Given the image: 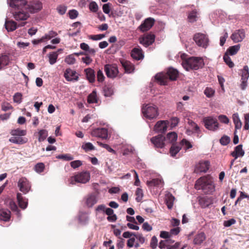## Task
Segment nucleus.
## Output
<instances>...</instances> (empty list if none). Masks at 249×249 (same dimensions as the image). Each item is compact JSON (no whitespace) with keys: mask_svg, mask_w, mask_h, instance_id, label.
<instances>
[{"mask_svg":"<svg viewBox=\"0 0 249 249\" xmlns=\"http://www.w3.org/2000/svg\"><path fill=\"white\" fill-rule=\"evenodd\" d=\"M7 1L10 7L17 9L13 14L16 20H25L29 17L25 0H7Z\"/></svg>","mask_w":249,"mask_h":249,"instance_id":"f257e3e1","label":"nucleus"},{"mask_svg":"<svg viewBox=\"0 0 249 249\" xmlns=\"http://www.w3.org/2000/svg\"><path fill=\"white\" fill-rule=\"evenodd\" d=\"M195 188L202 190L206 194H211L215 190V186L209 176L201 177L196 181Z\"/></svg>","mask_w":249,"mask_h":249,"instance_id":"f03ea898","label":"nucleus"},{"mask_svg":"<svg viewBox=\"0 0 249 249\" xmlns=\"http://www.w3.org/2000/svg\"><path fill=\"white\" fill-rule=\"evenodd\" d=\"M178 76V71L173 68H169L165 73H160L156 75L155 79L162 85H166L168 77L171 81H175Z\"/></svg>","mask_w":249,"mask_h":249,"instance_id":"7ed1b4c3","label":"nucleus"},{"mask_svg":"<svg viewBox=\"0 0 249 249\" xmlns=\"http://www.w3.org/2000/svg\"><path fill=\"white\" fill-rule=\"evenodd\" d=\"M182 65L187 71L192 69L198 70L203 67L204 62L201 58L191 57L183 61Z\"/></svg>","mask_w":249,"mask_h":249,"instance_id":"20e7f679","label":"nucleus"},{"mask_svg":"<svg viewBox=\"0 0 249 249\" xmlns=\"http://www.w3.org/2000/svg\"><path fill=\"white\" fill-rule=\"evenodd\" d=\"M90 178V175L89 172L83 171L79 172L74 176L71 177L69 179V182L72 185L76 183L85 184L89 182Z\"/></svg>","mask_w":249,"mask_h":249,"instance_id":"39448f33","label":"nucleus"},{"mask_svg":"<svg viewBox=\"0 0 249 249\" xmlns=\"http://www.w3.org/2000/svg\"><path fill=\"white\" fill-rule=\"evenodd\" d=\"M144 116L149 119L156 118L158 115V108L156 106L147 105L142 108Z\"/></svg>","mask_w":249,"mask_h":249,"instance_id":"423d86ee","label":"nucleus"},{"mask_svg":"<svg viewBox=\"0 0 249 249\" xmlns=\"http://www.w3.org/2000/svg\"><path fill=\"white\" fill-rule=\"evenodd\" d=\"M203 123L205 128L209 130L215 131L219 128V123L215 118L211 116L205 117Z\"/></svg>","mask_w":249,"mask_h":249,"instance_id":"0eeeda50","label":"nucleus"},{"mask_svg":"<svg viewBox=\"0 0 249 249\" xmlns=\"http://www.w3.org/2000/svg\"><path fill=\"white\" fill-rule=\"evenodd\" d=\"M196 43L200 47L206 48L209 43V39L206 35L200 33L196 34L193 37Z\"/></svg>","mask_w":249,"mask_h":249,"instance_id":"6e6552de","label":"nucleus"},{"mask_svg":"<svg viewBox=\"0 0 249 249\" xmlns=\"http://www.w3.org/2000/svg\"><path fill=\"white\" fill-rule=\"evenodd\" d=\"M104 70L107 76L110 78L116 77L119 72L118 68L115 64L106 65L104 67Z\"/></svg>","mask_w":249,"mask_h":249,"instance_id":"1a4fd4ad","label":"nucleus"},{"mask_svg":"<svg viewBox=\"0 0 249 249\" xmlns=\"http://www.w3.org/2000/svg\"><path fill=\"white\" fill-rule=\"evenodd\" d=\"M210 162L208 160H200L195 166L194 172L198 173H206L209 170Z\"/></svg>","mask_w":249,"mask_h":249,"instance_id":"9d476101","label":"nucleus"},{"mask_svg":"<svg viewBox=\"0 0 249 249\" xmlns=\"http://www.w3.org/2000/svg\"><path fill=\"white\" fill-rule=\"evenodd\" d=\"M155 36L152 34H147L143 35V36L140 37L139 42L144 46L147 47L155 41Z\"/></svg>","mask_w":249,"mask_h":249,"instance_id":"9b49d317","label":"nucleus"},{"mask_svg":"<svg viewBox=\"0 0 249 249\" xmlns=\"http://www.w3.org/2000/svg\"><path fill=\"white\" fill-rule=\"evenodd\" d=\"M27 9L31 13H37L42 8V3L38 0H34L29 4H27Z\"/></svg>","mask_w":249,"mask_h":249,"instance_id":"f8f14e48","label":"nucleus"},{"mask_svg":"<svg viewBox=\"0 0 249 249\" xmlns=\"http://www.w3.org/2000/svg\"><path fill=\"white\" fill-rule=\"evenodd\" d=\"M91 135L94 137L101 138L103 139L108 138V131L105 128H97L92 130Z\"/></svg>","mask_w":249,"mask_h":249,"instance_id":"ddd939ff","label":"nucleus"},{"mask_svg":"<svg viewBox=\"0 0 249 249\" xmlns=\"http://www.w3.org/2000/svg\"><path fill=\"white\" fill-rule=\"evenodd\" d=\"M18 185L20 191L24 194L28 193L31 188L29 182L25 178H22L19 179Z\"/></svg>","mask_w":249,"mask_h":249,"instance_id":"4468645a","label":"nucleus"},{"mask_svg":"<svg viewBox=\"0 0 249 249\" xmlns=\"http://www.w3.org/2000/svg\"><path fill=\"white\" fill-rule=\"evenodd\" d=\"M165 137L162 134L158 135L151 139V142L157 148H163L165 145Z\"/></svg>","mask_w":249,"mask_h":249,"instance_id":"2eb2a0df","label":"nucleus"},{"mask_svg":"<svg viewBox=\"0 0 249 249\" xmlns=\"http://www.w3.org/2000/svg\"><path fill=\"white\" fill-rule=\"evenodd\" d=\"M246 36V34L244 30L239 29L236 30L231 36V39L235 43L241 42Z\"/></svg>","mask_w":249,"mask_h":249,"instance_id":"dca6fc26","label":"nucleus"},{"mask_svg":"<svg viewBox=\"0 0 249 249\" xmlns=\"http://www.w3.org/2000/svg\"><path fill=\"white\" fill-rule=\"evenodd\" d=\"M169 124V121L167 120L158 121L155 125L154 130L157 132L165 133Z\"/></svg>","mask_w":249,"mask_h":249,"instance_id":"f3484780","label":"nucleus"},{"mask_svg":"<svg viewBox=\"0 0 249 249\" xmlns=\"http://www.w3.org/2000/svg\"><path fill=\"white\" fill-rule=\"evenodd\" d=\"M131 56L136 60H142L144 58V53L139 47L134 48L131 52Z\"/></svg>","mask_w":249,"mask_h":249,"instance_id":"a211bd4d","label":"nucleus"},{"mask_svg":"<svg viewBox=\"0 0 249 249\" xmlns=\"http://www.w3.org/2000/svg\"><path fill=\"white\" fill-rule=\"evenodd\" d=\"M155 20L151 18H147L139 26V29L142 32L149 30L154 25Z\"/></svg>","mask_w":249,"mask_h":249,"instance_id":"6ab92c4d","label":"nucleus"},{"mask_svg":"<svg viewBox=\"0 0 249 249\" xmlns=\"http://www.w3.org/2000/svg\"><path fill=\"white\" fill-rule=\"evenodd\" d=\"M64 77L68 81H77L78 79V76L76 75V71L70 68L65 71Z\"/></svg>","mask_w":249,"mask_h":249,"instance_id":"aec40b11","label":"nucleus"},{"mask_svg":"<svg viewBox=\"0 0 249 249\" xmlns=\"http://www.w3.org/2000/svg\"><path fill=\"white\" fill-rule=\"evenodd\" d=\"M245 154V151L243 149V145L239 144L234 148V150L231 153V155L237 159L238 157H242Z\"/></svg>","mask_w":249,"mask_h":249,"instance_id":"412c9836","label":"nucleus"},{"mask_svg":"<svg viewBox=\"0 0 249 249\" xmlns=\"http://www.w3.org/2000/svg\"><path fill=\"white\" fill-rule=\"evenodd\" d=\"M198 203L202 208L208 207L213 203V200L207 196L198 197Z\"/></svg>","mask_w":249,"mask_h":249,"instance_id":"4be33fe9","label":"nucleus"},{"mask_svg":"<svg viewBox=\"0 0 249 249\" xmlns=\"http://www.w3.org/2000/svg\"><path fill=\"white\" fill-rule=\"evenodd\" d=\"M98 201V198L95 195L91 194L86 197V204L88 207H92Z\"/></svg>","mask_w":249,"mask_h":249,"instance_id":"5701e85b","label":"nucleus"},{"mask_svg":"<svg viewBox=\"0 0 249 249\" xmlns=\"http://www.w3.org/2000/svg\"><path fill=\"white\" fill-rule=\"evenodd\" d=\"M206 239V235L203 232H201L195 235L193 243L195 245H200Z\"/></svg>","mask_w":249,"mask_h":249,"instance_id":"b1692460","label":"nucleus"},{"mask_svg":"<svg viewBox=\"0 0 249 249\" xmlns=\"http://www.w3.org/2000/svg\"><path fill=\"white\" fill-rule=\"evenodd\" d=\"M17 198L19 206L23 209H25L28 205V201L25 198L23 197L20 193H18L17 195Z\"/></svg>","mask_w":249,"mask_h":249,"instance_id":"393cba45","label":"nucleus"},{"mask_svg":"<svg viewBox=\"0 0 249 249\" xmlns=\"http://www.w3.org/2000/svg\"><path fill=\"white\" fill-rule=\"evenodd\" d=\"M5 27L8 32L13 31L17 29V24L12 20H6Z\"/></svg>","mask_w":249,"mask_h":249,"instance_id":"a878e982","label":"nucleus"},{"mask_svg":"<svg viewBox=\"0 0 249 249\" xmlns=\"http://www.w3.org/2000/svg\"><path fill=\"white\" fill-rule=\"evenodd\" d=\"M87 78L90 83H93L95 81V72L91 68H88L85 70Z\"/></svg>","mask_w":249,"mask_h":249,"instance_id":"bb28decb","label":"nucleus"},{"mask_svg":"<svg viewBox=\"0 0 249 249\" xmlns=\"http://www.w3.org/2000/svg\"><path fill=\"white\" fill-rule=\"evenodd\" d=\"M132 236L136 237L141 244H143L145 242V238L142 234L137 233V234H135L133 232L125 231V238H130Z\"/></svg>","mask_w":249,"mask_h":249,"instance_id":"cd10ccee","label":"nucleus"},{"mask_svg":"<svg viewBox=\"0 0 249 249\" xmlns=\"http://www.w3.org/2000/svg\"><path fill=\"white\" fill-rule=\"evenodd\" d=\"M10 211L7 209L0 210V219L7 221L10 218Z\"/></svg>","mask_w":249,"mask_h":249,"instance_id":"c85d7f7f","label":"nucleus"},{"mask_svg":"<svg viewBox=\"0 0 249 249\" xmlns=\"http://www.w3.org/2000/svg\"><path fill=\"white\" fill-rule=\"evenodd\" d=\"M10 62L9 56L7 55H0V70L8 65Z\"/></svg>","mask_w":249,"mask_h":249,"instance_id":"c756f323","label":"nucleus"},{"mask_svg":"<svg viewBox=\"0 0 249 249\" xmlns=\"http://www.w3.org/2000/svg\"><path fill=\"white\" fill-rule=\"evenodd\" d=\"M232 119L235 125V130H236L237 129H240L242 127V124L237 113H234L232 115Z\"/></svg>","mask_w":249,"mask_h":249,"instance_id":"7c9ffc66","label":"nucleus"},{"mask_svg":"<svg viewBox=\"0 0 249 249\" xmlns=\"http://www.w3.org/2000/svg\"><path fill=\"white\" fill-rule=\"evenodd\" d=\"M240 48L239 44L230 47L227 50L225 53L228 55H233L236 54Z\"/></svg>","mask_w":249,"mask_h":249,"instance_id":"2f4dec72","label":"nucleus"},{"mask_svg":"<svg viewBox=\"0 0 249 249\" xmlns=\"http://www.w3.org/2000/svg\"><path fill=\"white\" fill-rule=\"evenodd\" d=\"M38 136V140L39 142L44 141L48 136V132L45 129H40L38 132L35 133Z\"/></svg>","mask_w":249,"mask_h":249,"instance_id":"473e14b6","label":"nucleus"},{"mask_svg":"<svg viewBox=\"0 0 249 249\" xmlns=\"http://www.w3.org/2000/svg\"><path fill=\"white\" fill-rule=\"evenodd\" d=\"M174 200L175 197L172 194H168L166 195L165 201L168 209H171L172 208Z\"/></svg>","mask_w":249,"mask_h":249,"instance_id":"72a5a7b5","label":"nucleus"},{"mask_svg":"<svg viewBox=\"0 0 249 249\" xmlns=\"http://www.w3.org/2000/svg\"><path fill=\"white\" fill-rule=\"evenodd\" d=\"M49 61L51 65H53L57 61L58 58L57 52H53L48 54Z\"/></svg>","mask_w":249,"mask_h":249,"instance_id":"f704fd0d","label":"nucleus"},{"mask_svg":"<svg viewBox=\"0 0 249 249\" xmlns=\"http://www.w3.org/2000/svg\"><path fill=\"white\" fill-rule=\"evenodd\" d=\"M9 141L14 143L21 144L26 143L27 140L20 137H14L11 138Z\"/></svg>","mask_w":249,"mask_h":249,"instance_id":"c9c22d12","label":"nucleus"},{"mask_svg":"<svg viewBox=\"0 0 249 249\" xmlns=\"http://www.w3.org/2000/svg\"><path fill=\"white\" fill-rule=\"evenodd\" d=\"M181 149V147L179 145H176V144H173L170 149V153L171 156L175 157L177 154Z\"/></svg>","mask_w":249,"mask_h":249,"instance_id":"e433bc0d","label":"nucleus"},{"mask_svg":"<svg viewBox=\"0 0 249 249\" xmlns=\"http://www.w3.org/2000/svg\"><path fill=\"white\" fill-rule=\"evenodd\" d=\"M249 77V71L248 66L246 65L242 70L241 80L248 81Z\"/></svg>","mask_w":249,"mask_h":249,"instance_id":"4c0bfd02","label":"nucleus"},{"mask_svg":"<svg viewBox=\"0 0 249 249\" xmlns=\"http://www.w3.org/2000/svg\"><path fill=\"white\" fill-rule=\"evenodd\" d=\"M114 92L113 89L112 87L107 86H105L104 88V95L106 97L111 96Z\"/></svg>","mask_w":249,"mask_h":249,"instance_id":"58836bf2","label":"nucleus"},{"mask_svg":"<svg viewBox=\"0 0 249 249\" xmlns=\"http://www.w3.org/2000/svg\"><path fill=\"white\" fill-rule=\"evenodd\" d=\"M11 134L13 136H25L26 134V131L20 129H16L12 130L11 132Z\"/></svg>","mask_w":249,"mask_h":249,"instance_id":"ea45409f","label":"nucleus"},{"mask_svg":"<svg viewBox=\"0 0 249 249\" xmlns=\"http://www.w3.org/2000/svg\"><path fill=\"white\" fill-rule=\"evenodd\" d=\"M161 183V180L159 178H154L151 180L147 181L146 184L149 187L158 186Z\"/></svg>","mask_w":249,"mask_h":249,"instance_id":"a19ab883","label":"nucleus"},{"mask_svg":"<svg viewBox=\"0 0 249 249\" xmlns=\"http://www.w3.org/2000/svg\"><path fill=\"white\" fill-rule=\"evenodd\" d=\"M134 65L130 62L125 60V73H131L134 71Z\"/></svg>","mask_w":249,"mask_h":249,"instance_id":"79ce46f5","label":"nucleus"},{"mask_svg":"<svg viewBox=\"0 0 249 249\" xmlns=\"http://www.w3.org/2000/svg\"><path fill=\"white\" fill-rule=\"evenodd\" d=\"M223 59L226 64L231 68L234 67V64L231 61V58L230 57L228 54L225 53L223 56Z\"/></svg>","mask_w":249,"mask_h":249,"instance_id":"37998d69","label":"nucleus"},{"mask_svg":"<svg viewBox=\"0 0 249 249\" xmlns=\"http://www.w3.org/2000/svg\"><path fill=\"white\" fill-rule=\"evenodd\" d=\"M81 147L86 152L91 151L95 149L94 146L93 145V144L89 142L83 143Z\"/></svg>","mask_w":249,"mask_h":249,"instance_id":"c03bdc74","label":"nucleus"},{"mask_svg":"<svg viewBox=\"0 0 249 249\" xmlns=\"http://www.w3.org/2000/svg\"><path fill=\"white\" fill-rule=\"evenodd\" d=\"M177 134L174 132L169 133L167 135V139L172 143L175 142L177 140Z\"/></svg>","mask_w":249,"mask_h":249,"instance_id":"a18cd8bd","label":"nucleus"},{"mask_svg":"<svg viewBox=\"0 0 249 249\" xmlns=\"http://www.w3.org/2000/svg\"><path fill=\"white\" fill-rule=\"evenodd\" d=\"M204 93L207 97L211 98L214 95L215 90L212 88L207 87L204 90Z\"/></svg>","mask_w":249,"mask_h":249,"instance_id":"49530a36","label":"nucleus"},{"mask_svg":"<svg viewBox=\"0 0 249 249\" xmlns=\"http://www.w3.org/2000/svg\"><path fill=\"white\" fill-rule=\"evenodd\" d=\"M75 60L73 54L67 56L65 59V62L69 65H72L74 64Z\"/></svg>","mask_w":249,"mask_h":249,"instance_id":"de8ad7c7","label":"nucleus"},{"mask_svg":"<svg viewBox=\"0 0 249 249\" xmlns=\"http://www.w3.org/2000/svg\"><path fill=\"white\" fill-rule=\"evenodd\" d=\"M88 101L89 103H97V96L95 91H92V93L89 95Z\"/></svg>","mask_w":249,"mask_h":249,"instance_id":"09e8293b","label":"nucleus"},{"mask_svg":"<svg viewBox=\"0 0 249 249\" xmlns=\"http://www.w3.org/2000/svg\"><path fill=\"white\" fill-rule=\"evenodd\" d=\"M135 194L136 196V201L137 202H140L142 200L143 196L142 190L140 188H137Z\"/></svg>","mask_w":249,"mask_h":249,"instance_id":"8fccbe9b","label":"nucleus"},{"mask_svg":"<svg viewBox=\"0 0 249 249\" xmlns=\"http://www.w3.org/2000/svg\"><path fill=\"white\" fill-rule=\"evenodd\" d=\"M231 141L230 138L226 135H224L223 137H221V138L220 139V143L222 145H227Z\"/></svg>","mask_w":249,"mask_h":249,"instance_id":"3c124183","label":"nucleus"},{"mask_svg":"<svg viewBox=\"0 0 249 249\" xmlns=\"http://www.w3.org/2000/svg\"><path fill=\"white\" fill-rule=\"evenodd\" d=\"M189 124L194 132H198L199 131V127L198 125L192 120L189 121Z\"/></svg>","mask_w":249,"mask_h":249,"instance_id":"603ef678","label":"nucleus"},{"mask_svg":"<svg viewBox=\"0 0 249 249\" xmlns=\"http://www.w3.org/2000/svg\"><path fill=\"white\" fill-rule=\"evenodd\" d=\"M97 143L98 144V145H99L100 146H101L103 148L106 149L108 152L113 153H115V151L112 148H111L109 145H108L107 144L103 143L100 142H97Z\"/></svg>","mask_w":249,"mask_h":249,"instance_id":"864d4df0","label":"nucleus"},{"mask_svg":"<svg viewBox=\"0 0 249 249\" xmlns=\"http://www.w3.org/2000/svg\"><path fill=\"white\" fill-rule=\"evenodd\" d=\"M196 12L195 11H193L189 13L188 18L189 20V21L190 22H194L196 20Z\"/></svg>","mask_w":249,"mask_h":249,"instance_id":"5fc2aeb1","label":"nucleus"},{"mask_svg":"<svg viewBox=\"0 0 249 249\" xmlns=\"http://www.w3.org/2000/svg\"><path fill=\"white\" fill-rule=\"evenodd\" d=\"M22 100V94L19 92H17L13 96L14 102L18 104L21 103Z\"/></svg>","mask_w":249,"mask_h":249,"instance_id":"6e6d98bb","label":"nucleus"},{"mask_svg":"<svg viewBox=\"0 0 249 249\" xmlns=\"http://www.w3.org/2000/svg\"><path fill=\"white\" fill-rule=\"evenodd\" d=\"M57 158L67 161L71 160L73 159V157L70 154L60 155L57 157Z\"/></svg>","mask_w":249,"mask_h":249,"instance_id":"4d7b16f0","label":"nucleus"},{"mask_svg":"<svg viewBox=\"0 0 249 249\" xmlns=\"http://www.w3.org/2000/svg\"><path fill=\"white\" fill-rule=\"evenodd\" d=\"M89 8L93 12H96L98 10V6L95 1H92L89 3Z\"/></svg>","mask_w":249,"mask_h":249,"instance_id":"13d9d810","label":"nucleus"},{"mask_svg":"<svg viewBox=\"0 0 249 249\" xmlns=\"http://www.w3.org/2000/svg\"><path fill=\"white\" fill-rule=\"evenodd\" d=\"M179 119L177 117H172L170 120V126L172 128L175 127L178 124L179 122Z\"/></svg>","mask_w":249,"mask_h":249,"instance_id":"bf43d9fd","label":"nucleus"},{"mask_svg":"<svg viewBox=\"0 0 249 249\" xmlns=\"http://www.w3.org/2000/svg\"><path fill=\"white\" fill-rule=\"evenodd\" d=\"M10 206L11 210L13 211L16 212L18 216H20V213H19V211L18 210V208L15 203L13 201L10 202Z\"/></svg>","mask_w":249,"mask_h":249,"instance_id":"052dcab7","label":"nucleus"},{"mask_svg":"<svg viewBox=\"0 0 249 249\" xmlns=\"http://www.w3.org/2000/svg\"><path fill=\"white\" fill-rule=\"evenodd\" d=\"M97 80L99 82H103L105 80V76L103 71L101 70H99L97 73Z\"/></svg>","mask_w":249,"mask_h":249,"instance_id":"680f3d73","label":"nucleus"},{"mask_svg":"<svg viewBox=\"0 0 249 249\" xmlns=\"http://www.w3.org/2000/svg\"><path fill=\"white\" fill-rule=\"evenodd\" d=\"M71 166L74 169L77 168L82 165V162L80 160H76L71 162Z\"/></svg>","mask_w":249,"mask_h":249,"instance_id":"e2e57ef3","label":"nucleus"},{"mask_svg":"<svg viewBox=\"0 0 249 249\" xmlns=\"http://www.w3.org/2000/svg\"><path fill=\"white\" fill-rule=\"evenodd\" d=\"M35 169L36 172L41 173L44 169V165L43 163H38L35 166Z\"/></svg>","mask_w":249,"mask_h":249,"instance_id":"0e129e2a","label":"nucleus"},{"mask_svg":"<svg viewBox=\"0 0 249 249\" xmlns=\"http://www.w3.org/2000/svg\"><path fill=\"white\" fill-rule=\"evenodd\" d=\"M1 108L2 110L6 111L9 109H12L13 107L9 103L4 102L2 104Z\"/></svg>","mask_w":249,"mask_h":249,"instance_id":"69168bd1","label":"nucleus"},{"mask_svg":"<svg viewBox=\"0 0 249 249\" xmlns=\"http://www.w3.org/2000/svg\"><path fill=\"white\" fill-rule=\"evenodd\" d=\"M218 118L220 122L222 123L228 124L229 122V119L226 115H220L218 116Z\"/></svg>","mask_w":249,"mask_h":249,"instance_id":"338daca9","label":"nucleus"},{"mask_svg":"<svg viewBox=\"0 0 249 249\" xmlns=\"http://www.w3.org/2000/svg\"><path fill=\"white\" fill-rule=\"evenodd\" d=\"M158 244V239L155 236L152 237L150 242V246L152 249L156 248Z\"/></svg>","mask_w":249,"mask_h":249,"instance_id":"774afa93","label":"nucleus"}]
</instances>
